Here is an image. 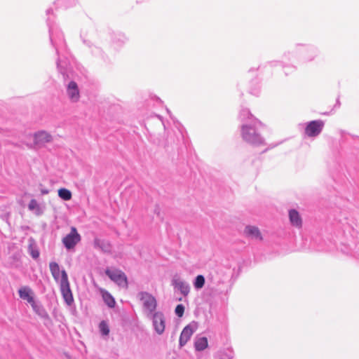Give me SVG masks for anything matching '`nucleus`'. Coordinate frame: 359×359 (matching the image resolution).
Returning a JSON list of instances; mask_svg holds the SVG:
<instances>
[{"label":"nucleus","mask_w":359,"mask_h":359,"mask_svg":"<svg viewBox=\"0 0 359 359\" xmlns=\"http://www.w3.org/2000/svg\"><path fill=\"white\" fill-rule=\"evenodd\" d=\"M75 4V0H57V5L64 8H69Z\"/></svg>","instance_id":"obj_31"},{"label":"nucleus","mask_w":359,"mask_h":359,"mask_svg":"<svg viewBox=\"0 0 359 359\" xmlns=\"http://www.w3.org/2000/svg\"><path fill=\"white\" fill-rule=\"evenodd\" d=\"M257 69L251 68V69H249V72H255V71H257Z\"/></svg>","instance_id":"obj_37"},{"label":"nucleus","mask_w":359,"mask_h":359,"mask_svg":"<svg viewBox=\"0 0 359 359\" xmlns=\"http://www.w3.org/2000/svg\"><path fill=\"white\" fill-rule=\"evenodd\" d=\"M141 300L143 302L144 307L152 315L156 309V299L148 292L141 293Z\"/></svg>","instance_id":"obj_11"},{"label":"nucleus","mask_w":359,"mask_h":359,"mask_svg":"<svg viewBox=\"0 0 359 359\" xmlns=\"http://www.w3.org/2000/svg\"><path fill=\"white\" fill-rule=\"evenodd\" d=\"M205 282V277L203 275H198L194 280V286L195 289H201L204 286Z\"/></svg>","instance_id":"obj_29"},{"label":"nucleus","mask_w":359,"mask_h":359,"mask_svg":"<svg viewBox=\"0 0 359 359\" xmlns=\"http://www.w3.org/2000/svg\"><path fill=\"white\" fill-rule=\"evenodd\" d=\"M99 330L102 335L107 336L109 334V327L108 324L102 320L99 324Z\"/></svg>","instance_id":"obj_30"},{"label":"nucleus","mask_w":359,"mask_h":359,"mask_svg":"<svg viewBox=\"0 0 359 359\" xmlns=\"http://www.w3.org/2000/svg\"><path fill=\"white\" fill-rule=\"evenodd\" d=\"M28 209L32 211L36 216H41L44 212L45 206L39 204L36 200L31 199L28 204Z\"/></svg>","instance_id":"obj_20"},{"label":"nucleus","mask_w":359,"mask_h":359,"mask_svg":"<svg viewBox=\"0 0 359 359\" xmlns=\"http://www.w3.org/2000/svg\"><path fill=\"white\" fill-rule=\"evenodd\" d=\"M49 269L54 280L60 284L61 294L65 302L69 306L72 305L74 297L66 271L60 270L59 264L55 262L49 263Z\"/></svg>","instance_id":"obj_3"},{"label":"nucleus","mask_w":359,"mask_h":359,"mask_svg":"<svg viewBox=\"0 0 359 359\" xmlns=\"http://www.w3.org/2000/svg\"><path fill=\"white\" fill-rule=\"evenodd\" d=\"M102 298L104 302V303L109 307V308H114L116 304L115 299L113 297V296L107 291H105L102 294Z\"/></svg>","instance_id":"obj_26"},{"label":"nucleus","mask_w":359,"mask_h":359,"mask_svg":"<svg viewBox=\"0 0 359 359\" xmlns=\"http://www.w3.org/2000/svg\"><path fill=\"white\" fill-rule=\"evenodd\" d=\"M93 244L95 248L100 249L104 253L110 254L111 252L112 246L107 240L95 238Z\"/></svg>","instance_id":"obj_16"},{"label":"nucleus","mask_w":359,"mask_h":359,"mask_svg":"<svg viewBox=\"0 0 359 359\" xmlns=\"http://www.w3.org/2000/svg\"><path fill=\"white\" fill-rule=\"evenodd\" d=\"M340 105H341V103H340V101H339V98L338 97L337 99V101H336V103H335L334 107V108H339Z\"/></svg>","instance_id":"obj_35"},{"label":"nucleus","mask_w":359,"mask_h":359,"mask_svg":"<svg viewBox=\"0 0 359 359\" xmlns=\"http://www.w3.org/2000/svg\"><path fill=\"white\" fill-rule=\"evenodd\" d=\"M28 252H29V255L35 260L39 257L40 252H39L38 247L33 238L29 239V244L28 246Z\"/></svg>","instance_id":"obj_24"},{"label":"nucleus","mask_w":359,"mask_h":359,"mask_svg":"<svg viewBox=\"0 0 359 359\" xmlns=\"http://www.w3.org/2000/svg\"><path fill=\"white\" fill-rule=\"evenodd\" d=\"M355 257H356L358 259H359V255H356V252L353 255Z\"/></svg>","instance_id":"obj_38"},{"label":"nucleus","mask_w":359,"mask_h":359,"mask_svg":"<svg viewBox=\"0 0 359 359\" xmlns=\"http://www.w3.org/2000/svg\"><path fill=\"white\" fill-rule=\"evenodd\" d=\"M152 325L154 331L159 335L162 334L165 328V315L161 311L154 312L151 315Z\"/></svg>","instance_id":"obj_10"},{"label":"nucleus","mask_w":359,"mask_h":359,"mask_svg":"<svg viewBox=\"0 0 359 359\" xmlns=\"http://www.w3.org/2000/svg\"><path fill=\"white\" fill-rule=\"evenodd\" d=\"M259 91L260 88L259 86L257 88L250 89V93L256 96H257L259 94Z\"/></svg>","instance_id":"obj_34"},{"label":"nucleus","mask_w":359,"mask_h":359,"mask_svg":"<svg viewBox=\"0 0 359 359\" xmlns=\"http://www.w3.org/2000/svg\"><path fill=\"white\" fill-rule=\"evenodd\" d=\"M289 219L292 226L297 228L302 227V220L299 212L296 210L292 209L289 211Z\"/></svg>","instance_id":"obj_21"},{"label":"nucleus","mask_w":359,"mask_h":359,"mask_svg":"<svg viewBox=\"0 0 359 359\" xmlns=\"http://www.w3.org/2000/svg\"><path fill=\"white\" fill-rule=\"evenodd\" d=\"M239 119L242 123L248 122L251 123L252 120L257 119L250 111L248 108H243L239 113Z\"/></svg>","instance_id":"obj_22"},{"label":"nucleus","mask_w":359,"mask_h":359,"mask_svg":"<svg viewBox=\"0 0 359 359\" xmlns=\"http://www.w3.org/2000/svg\"><path fill=\"white\" fill-rule=\"evenodd\" d=\"M110 36V46L116 51H120L127 43L128 38L121 32H111Z\"/></svg>","instance_id":"obj_8"},{"label":"nucleus","mask_w":359,"mask_h":359,"mask_svg":"<svg viewBox=\"0 0 359 359\" xmlns=\"http://www.w3.org/2000/svg\"><path fill=\"white\" fill-rule=\"evenodd\" d=\"M325 122L318 119L305 123L304 134L309 137H318L323 130Z\"/></svg>","instance_id":"obj_6"},{"label":"nucleus","mask_w":359,"mask_h":359,"mask_svg":"<svg viewBox=\"0 0 359 359\" xmlns=\"http://www.w3.org/2000/svg\"><path fill=\"white\" fill-rule=\"evenodd\" d=\"M195 349L202 351L208 347V339L205 337L196 338L194 342Z\"/></svg>","instance_id":"obj_25"},{"label":"nucleus","mask_w":359,"mask_h":359,"mask_svg":"<svg viewBox=\"0 0 359 359\" xmlns=\"http://www.w3.org/2000/svg\"><path fill=\"white\" fill-rule=\"evenodd\" d=\"M18 294L21 299L26 300L29 304L34 303V292L29 286H24L18 290Z\"/></svg>","instance_id":"obj_18"},{"label":"nucleus","mask_w":359,"mask_h":359,"mask_svg":"<svg viewBox=\"0 0 359 359\" xmlns=\"http://www.w3.org/2000/svg\"><path fill=\"white\" fill-rule=\"evenodd\" d=\"M195 330L196 328L191 324H189L183 328L179 339V345L180 347H183L186 345Z\"/></svg>","instance_id":"obj_12"},{"label":"nucleus","mask_w":359,"mask_h":359,"mask_svg":"<svg viewBox=\"0 0 359 359\" xmlns=\"http://www.w3.org/2000/svg\"><path fill=\"white\" fill-rule=\"evenodd\" d=\"M244 234L249 238L256 241H262L263 237L258 227L248 225L244 229Z\"/></svg>","instance_id":"obj_14"},{"label":"nucleus","mask_w":359,"mask_h":359,"mask_svg":"<svg viewBox=\"0 0 359 359\" xmlns=\"http://www.w3.org/2000/svg\"><path fill=\"white\" fill-rule=\"evenodd\" d=\"M81 236L75 227H72L69 233L62 238V243L67 250L74 248L77 243L81 241Z\"/></svg>","instance_id":"obj_9"},{"label":"nucleus","mask_w":359,"mask_h":359,"mask_svg":"<svg viewBox=\"0 0 359 359\" xmlns=\"http://www.w3.org/2000/svg\"><path fill=\"white\" fill-rule=\"evenodd\" d=\"M319 53V48L313 44L297 43L292 50L283 53V59L290 62L289 65L283 67L289 69L290 73H293L299 66L315 61Z\"/></svg>","instance_id":"obj_2"},{"label":"nucleus","mask_w":359,"mask_h":359,"mask_svg":"<svg viewBox=\"0 0 359 359\" xmlns=\"http://www.w3.org/2000/svg\"><path fill=\"white\" fill-rule=\"evenodd\" d=\"M161 100L156 96L151 97L150 98V100L147 101L148 106H151V105H154L156 104H161Z\"/></svg>","instance_id":"obj_33"},{"label":"nucleus","mask_w":359,"mask_h":359,"mask_svg":"<svg viewBox=\"0 0 359 359\" xmlns=\"http://www.w3.org/2000/svg\"><path fill=\"white\" fill-rule=\"evenodd\" d=\"M31 306L33 309V311L41 318L43 319H47L50 320L49 315L44 309V307L38 302H36V301L34 302V303H32Z\"/></svg>","instance_id":"obj_19"},{"label":"nucleus","mask_w":359,"mask_h":359,"mask_svg":"<svg viewBox=\"0 0 359 359\" xmlns=\"http://www.w3.org/2000/svg\"><path fill=\"white\" fill-rule=\"evenodd\" d=\"M262 128V123L258 119L252 120L251 123L248 122L242 123L241 135L243 140L249 144L256 147L265 144L264 139L260 133Z\"/></svg>","instance_id":"obj_4"},{"label":"nucleus","mask_w":359,"mask_h":359,"mask_svg":"<svg viewBox=\"0 0 359 359\" xmlns=\"http://www.w3.org/2000/svg\"><path fill=\"white\" fill-rule=\"evenodd\" d=\"M105 274L120 287H126L128 286L127 276L124 272L118 269H107Z\"/></svg>","instance_id":"obj_7"},{"label":"nucleus","mask_w":359,"mask_h":359,"mask_svg":"<svg viewBox=\"0 0 359 359\" xmlns=\"http://www.w3.org/2000/svg\"><path fill=\"white\" fill-rule=\"evenodd\" d=\"M283 60L284 61H278V60L270 61L268 62V64L270 67L281 66L284 70L285 75H288L290 74V69H287V68H284L283 66L289 65L290 62L288 64H286L285 62V60L284 59H283Z\"/></svg>","instance_id":"obj_28"},{"label":"nucleus","mask_w":359,"mask_h":359,"mask_svg":"<svg viewBox=\"0 0 359 359\" xmlns=\"http://www.w3.org/2000/svg\"><path fill=\"white\" fill-rule=\"evenodd\" d=\"M175 313L177 316L181 318L184 313V306L183 304H177L175 309Z\"/></svg>","instance_id":"obj_32"},{"label":"nucleus","mask_w":359,"mask_h":359,"mask_svg":"<svg viewBox=\"0 0 359 359\" xmlns=\"http://www.w3.org/2000/svg\"><path fill=\"white\" fill-rule=\"evenodd\" d=\"M67 94L69 100L73 102H76L80 98V92L77 83L71 81L67 86Z\"/></svg>","instance_id":"obj_13"},{"label":"nucleus","mask_w":359,"mask_h":359,"mask_svg":"<svg viewBox=\"0 0 359 359\" xmlns=\"http://www.w3.org/2000/svg\"><path fill=\"white\" fill-rule=\"evenodd\" d=\"M46 15L50 45L57 55V68L64 79H70L73 69V57L69 51L62 32L54 20L53 10L47 9Z\"/></svg>","instance_id":"obj_1"},{"label":"nucleus","mask_w":359,"mask_h":359,"mask_svg":"<svg viewBox=\"0 0 359 359\" xmlns=\"http://www.w3.org/2000/svg\"><path fill=\"white\" fill-rule=\"evenodd\" d=\"M152 121L158 124L159 126H162L165 130L166 129L165 123L161 116L154 114L150 117L146 118V126H151Z\"/></svg>","instance_id":"obj_23"},{"label":"nucleus","mask_w":359,"mask_h":359,"mask_svg":"<svg viewBox=\"0 0 359 359\" xmlns=\"http://www.w3.org/2000/svg\"><path fill=\"white\" fill-rule=\"evenodd\" d=\"M58 196L64 201H69L72 198V192L65 188H61L58 190Z\"/></svg>","instance_id":"obj_27"},{"label":"nucleus","mask_w":359,"mask_h":359,"mask_svg":"<svg viewBox=\"0 0 359 359\" xmlns=\"http://www.w3.org/2000/svg\"><path fill=\"white\" fill-rule=\"evenodd\" d=\"M81 37L83 43L88 48L89 53L92 57L96 59L98 62L103 64H109L110 62L109 57L102 47L98 46L94 44L90 40L86 39L84 37L83 32L81 34Z\"/></svg>","instance_id":"obj_5"},{"label":"nucleus","mask_w":359,"mask_h":359,"mask_svg":"<svg viewBox=\"0 0 359 359\" xmlns=\"http://www.w3.org/2000/svg\"><path fill=\"white\" fill-rule=\"evenodd\" d=\"M41 193L42 195H46V194H48L49 193V191L46 189H42L41 190Z\"/></svg>","instance_id":"obj_36"},{"label":"nucleus","mask_w":359,"mask_h":359,"mask_svg":"<svg viewBox=\"0 0 359 359\" xmlns=\"http://www.w3.org/2000/svg\"><path fill=\"white\" fill-rule=\"evenodd\" d=\"M172 285L175 288L177 289L182 294L187 296L190 291V286L188 283L180 279L173 278L172 280Z\"/></svg>","instance_id":"obj_17"},{"label":"nucleus","mask_w":359,"mask_h":359,"mask_svg":"<svg viewBox=\"0 0 359 359\" xmlns=\"http://www.w3.org/2000/svg\"><path fill=\"white\" fill-rule=\"evenodd\" d=\"M52 141V136L44 130H41L34 134V142L36 145L41 146Z\"/></svg>","instance_id":"obj_15"}]
</instances>
